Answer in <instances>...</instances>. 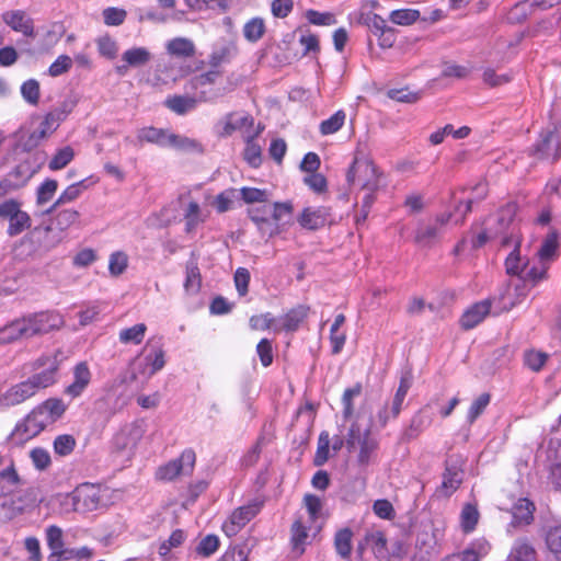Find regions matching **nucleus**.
Instances as JSON below:
<instances>
[{
    "label": "nucleus",
    "mask_w": 561,
    "mask_h": 561,
    "mask_svg": "<svg viewBox=\"0 0 561 561\" xmlns=\"http://www.w3.org/2000/svg\"><path fill=\"white\" fill-rule=\"evenodd\" d=\"M62 352L56 351L51 355L39 357L35 366L43 368L28 379L11 386L0 396V408L8 409L23 403L32 398L38 390L47 388L56 382V374L62 362Z\"/></svg>",
    "instance_id": "obj_1"
},
{
    "label": "nucleus",
    "mask_w": 561,
    "mask_h": 561,
    "mask_svg": "<svg viewBox=\"0 0 561 561\" xmlns=\"http://www.w3.org/2000/svg\"><path fill=\"white\" fill-rule=\"evenodd\" d=\"M381 178L378 167L366 157H356L346 173V181L352 190L363 193L365 206L375 203L376 193L381 187Z\"/></svg>",
    "instance_id": "obj_2"
},
{
    "label": "nucleus",
    "mask_w": 561,
    "mask_h": 561,
    "mask_svg": "<svg viewBox=\"0 0 561 561\" xmlns=\"http://www.w3.org/2000/svg\"><path fill=\"white\" fill-rule=\"evenodd\" d=\"M371 416L358 413L355 422L351 425L346 446L350 451H357V461L360 466H367L378 448V440L371 435Z\"/></svg>",
    "instance_id": "obj_3"
},
{
    "label": "nucleus",
    "mask_w": 561,
    "mask_h": 561,
    "mask_svg": "<svg viewBox=\"0 0 561 561\" xmlns=\"http://www.w3.org/2000/svg\"><path fill=\"white\" fill-rule=\"evenodd\" d=\"M516 214L517 205L508 203L486 220L491 233L496 237L501 249H508L510 244L523 241Z\"/></svg>",
    "instance_id": "obj_4"
},
{
    "label": "nucleus",
    "mask_w": 561,
    "mask_h": 561,
    "mask_svg": "<svg viewBox=\"0 0 561 561\" xmlns=\"http://www.w3.org/2000/svg\"><path fill=\"white\" fill-rule=\"evenodd\" d=\"M53 227H35L22 237L13 247V252L20 260H25L39 250H48L56 245L60 240L61 236H58L54 240L44 241V237L51 232Z\"/></svg>",
    "instance_id": "obj_5"
},
{
    "label": "nucleus",
    "mask_w": 561,
    "mask_h": 561,
    "mask_svg": "<svg viewBox=\"0 0 561 561\" xmlns=\"http://www.w3.org/2000/svg\"><path fill=\"white\" fill-rule=\"evenodd\" d=\"M237 83L228 82L226 87L216 88L210 90H202L198 98H191L184 95H173L165 100V105L172 112L183 115L195 108L197 102H215L217 99L231 92Z\"/></svg>",
    "instance_id": "obj_6"
},
{
    "label": "nucleus",
    "mask_w": 561,
    "mask_h": 561,
    "mask_svg": "<svg viewBox=\"0 0 561 561\" xmlns=\"http://www.w3.org/2000/svg\"><path fill=\"white\" fill-rule=\"evenodd\" d=\"M0 222H8L7 234L15 237L30 229L32 219L20 202L10 198L0 203Z\"/></svg>",
    "instance_id": "obj_7"
},
{
    "label": "nucleus",
    "mask_w": 561,
    "mask_h": 561,
    "mask_svg": "<svg viewBox=\"0 0 561 561\" xmlns=\"http://www.w3.org/2000/svg\"><path fill=\"white\" fill-rule=\"evenodd\" d=\"M412 383V374L410 371H405L404 374H402L399 387L394 393L391 404L385 403L377 412L375 423V426L377 428H383L390 419H396L399 416L402 410L403 401Z\"/></svg>",
    "instance_id": "obj_8"
},
{
    "label": "nucleus",
    "mask_w": 561,
    "mask_h": 561,
    "mask_svg": "<svg viewBox=\"0 0 561 561\" xmlns=\"http://www.w3.org/2000/svg\"><path fill=\"white\" fill-rule=\"evenodd\" d=\"M22 318L26 327L28 339L59 330L65 324L62 316L55 311L28 313Z\"/></svg>",
    "instance_id": "obj_9"
},
{
    "label": "nucleus",
    "mask_w": 561,
    "mask_h": 561,
    "mask_svg": "<svg viewBox=\"0 0 561 561\" xmlns=\"http://www.w3.org/2000/svg\"><path fill=\"white\" fill-rule=\"evenodd\" d=\"M46 161V153L37 151L20 162L8 175L12 191L24 186Z\"/></svg>",
    "instance_id": "obj_10"
},
{
    "label": "nucleus",
    "mask_w": 561,
    "mask_h": 561,
    "mask_svg": "<svg viewBox=\"0 0 561 561\" xmlns=\"http://www.w3.org/2000/svg\"><path fill=\"white\" fill-rule=\"evenodd\" d=\"M195 462V451L193 449H185L179 458L159 467L156 477L161 481H172L179 476L191 474L194 470Z\"/></svg>",
    "instance_id": "obj_11"
},
{
    "label": "nucleus",
    "mask_w": 561,
    "mask_h": 561,
    "mask_svg": "<svg viewBox=\"0 0 561 561\" xmlns=\"http://www.w3.org/2000/svg\"><path fill=\"white\" fill-rule=\"evenodd\" d=\"M44 417L34 409L22 422L16 424L11 434V440L14 444L22 445L37 436L48 425Z\"/></svg>",
    "instance_id": "obj_12"
},
{
    "label": "nucleus",
    "mask_w": 561,
    "mask_h": 561,
    "mask_svg": "<svg viewBox=\"0 0 561 561\" xmlns=\"http://www.w3.org/2000/svg\"><path fill=\"white\" fill-rule=\"evenodd\" d=\"M101 502V490L94 484L83 483L72 491V504L79 513L96 510Z\"/></svg>",
    "instance_id": "obj_13"
},
{
    "label": "nucleus",
    "mask_w": 561,
    "mask_h": 561,
    "mask_svg": "<svg viewBox=\"0 0 561 561\" xmlns=\"http://www.w3.org/2000/svg\"><path fill=\"white\" fill-rule=\"evenodd\" d=\"M260 504L251 503L238 507L222 524V531L228 537L236 536L256 514L260 512Z\"/></svg>",
    "instance_id": "obj_14"
},
{
    "label": "nucleus",
    "mask_w": 561,
    "mask_h": 561,
    "mask_svg": "<svg viewBox=\"0 0 561 561\" xmlns=\"http://www.w3.org/2000/svg\"><path fill=\"white\" fill-rule=\"evenodd\" d=\"M142 354H145V367H139V370H133L130 374V380L134 381L137 379L138 374L145 375L146 378H150L157 371L163 368L164 362V351L161 346L151 345L150 342L146 344L142 348Z\"/></svg>",
    "instance_id": "obj_15"
},
{
    "label": "nucleus",
    "mask_w": 561,
    "mask_h": 561,
    "mask_svg": "<svg viewBox=\"0 0 561 561\" xmlns=\"http://www.w3.org/2000/svg\"><path fill=\"white\" fill-rule=\"evenodd\" d=\"M3 22L13 31L22 33L24 36L33 37V20L22 10L7 11L2 14Z\"/></svg>",
    "instance_id": "obj_16"
},
{
    "label": "nucleus",
    "mask_w": 561,
    "mask_h": 561,
    "mask_svg": "<svg viewBox=\"0 0 561 561\" xmlns=\"http://www.w3.org/2000/svg\"><path fill=\"white\" fill-rule=\"evenodd\" d=\"M145 434L142 423L134 422L115 436V445L119 449H133L137 446Z\"/></svg>",
    "instance_id": "obj_17"
},
{
    "label": "nucleus",
    "mask_w": 561,
    "mask_h": 561,
    "mask_svg": "<svg viewBox=\"0 0 561 561\" xmlns=\"http://www.w3.org/2000/svg\"><path fill=\"white\" fill-rule=\"evenodd\" d=\"M91 371L85 362H80L73 368V381L65 389L71 398L80 397L91 381Z\"/></svg>",
    "instance_id": "obj_18"
},
{
    "label": "nucleus",
    "mask_w": 561,
    "mask_h": 561,
    "mask_svg": "<svg viewBox=\"0 0 561 561\" xmlns=\"http://www.w3.org/2000/svg\"><path fill=\"white\" fill-rule=\"evenodd\" d=\"M491 311L490 300L476 302L468 308L460 319L461 328L470 330L480 324Z\"/></svg>",
    "instance_id": "obj_19"
},
{
    "label": "nucleus",
    "mask_w": 561,
    "mask_h": 561,
    "mask_svg": "<svg viewBox=\"0 0 561 561\" xmlns=\"http://www.w3.org/2000/svg\"><path fill=\"white\" fill-rule=\"evenodd\" d=\"M522 242L510 244L511 252L505 259V270L508 275L524 278L529 261L520 254Z\"/></svg>",
    "instance_id": "obj_20"
},
{
    "label": "nucleus",
    "mask_w": 561,
    "mask_h": 561,
    "mask_svg": "<svg viewBox=\"0 0 561 561\" xmlns=\"http://www.w3.org/2000/svg\"><path fill=\"white\" fill-rule=\"evenodd\" d=\"M72 106L73 104L71 102L62 103L60 107L47 113L38 127L49 137L57 129L59 124L66 119L67 115L71 112Z\"/></svg>",
    "instance_id": "obj_21"
},
{
    "label": "nucleus",
    "mask_w": 561,
    "mask_h": 561,
    "mask_svg": "<svg viewBox=\"0 0 561 561\" xmlns=\"http://www.w3.org/2000/svg\"><path fill=\"white\" fill-rule=\"evenodd\" d=\"M46 539L47 546L51 550L48 560L60 561L65 559L68 550L64 549L62 530L55 525L49 526L46 530Z\"/></svg>",
    "instance_id": "obj_22"
},
{
    "label": "nucleus",
    "mask_w": 561,
    "mask_h": 561,
    "mask_svg": "<svg viewBox=\"0 0 561 561\" xmlns=\"http://www.w3.org/2000/svg\"><path fill=\"white\" fill-rule=\"evenodd\" d=\"M23 339H28V335L22 317L0 328V344H10Z\"/></svg>",
    "instance_id": "obj_23"
},
{
    "label": "nucleus",
    "mask_w": 561,
    "mask_h": 561,
    "mask_svg": "<svg viewBox=\"0 0 561 561\" xmlns=\"http://www.w3.org/2000/svg\"><path fill=\"white\" fill-rule=\"evenodd\" d=\"M167 148L185 153H203L204 151L203 145L198 140L172 131H170Z\"/></svg>",
    "instance_id": "obj_24"
},
{
    "label": "nucleus",
    "mask_w": 561,
    "mask_h": 561,
    "mask_svg": "<svg viewBox=\"0 0 561 561\" xmlns=\"http://www.w3.org/2000/svg\"><path fill=\"white\" fill-rule=\"evenodd\" d=\"M169 136H170L169 129L156 128V127H144L138 130L137 139L140 144L149 142V144H154L162 148H167Z\"/></svg>",
    "instance_id": "obj_25"
},
{
    "label": "nucleus",
    "mask_w": 561,
    "mask_h": 561,
    "mask_svg": "<svg viewBox=\"0 0 561 561\" xmlns=\"http://www.w3.org/2000/svg\"><path fill=\"white\" fill-rule=\"evenodd\" d=\"M535 505L527 499H519L512 510L514 526L528 525L534 518Z\"/></svg>",
    "instance_id": "obj_26"
},
{
    "label": "nucleus",
    "mask_w": 561,
    "mask_h": 561,
    "mask_svg": "<svg viewBox=\"0 0 561 561\" xmlns=\"http://www.w3.org/2000/svg\"><path fill=\"white\" fill-rule=\"evenodd\" d=\"M39 414L45 416L46 423L53 424L56 422L66 411V405L60 399L51 398L35 408Z\"/></svg>",
    "instance_id": "obj_27"
},
{
    "label": "nucleus",
    "mask_w": 561,
    "mask_h": 561,
    "mask_svg": "<svg viewBox=\"0 0 561 561\" xmlns=\"http://www.w3.org/2000/svg\"><path fill=\"white\" fill-rule=\"evenodd\" d=\"M432 423V416L426 413V408L421 409L411 419L410 426L404 432V438L412 440L416 438Z\"/></svg>",
    "instance_id": "obj_28"
},
{
    "label": "nucleus",
    "mask_w": 561,
    "mask_h": 561,
    "mask_svg": "<svg viewBox=\"0 0 561 561\" xmlns=\"http://www.w3.org/2000/svg\"><path fill=\"white\" fill-rule=\"evenodd\" d=\"M270 210L266 206L262 207H252L248 210V215L251 218L253 222L256 224L257 228L263 232L267 233L268 236H273L278 232V227L273 226L268 218Z\"/></svg>",
    "instance_id": "obj_29"
},
{
    "label": "nucleus",
    "mask_w": 561,
    "mask_h": 561,
    "mask_svg": "<svg viewBox=\"0 0 561 561\" xmlns=\"http://www.w3.org/2000/svg\"><path fill=\"white\" fill-rule=\"evenodd\" d=\"M548 453L552 482L558 488H561V442L551 440L549 444Z\"/></svg>",
    "instance_id": "obj_30"
},
{
    "label": "nucleus",
    "mask_w": 561,
    "mask_h": 561,
    "mask_svg": "<svg viewBox=\"0 0 561 561\" xmlns=\"http://www.w3.org/2000/svg\"><path fill=\"white\" fill-rule=\"evenodd\" d=\"M167 51L175 57L187 58L195 54L194 43L185 37H175L167 43Z\"/></svg>",
    "instance_id": "obj_31"
},
{
    "label": "nucleus",
    "mask_w": 561,
    "mask_h": 561,
    "mask_svg": "<svg viewBox=\"0 0 561 561\" xmlns=\"http://www.w3.org/2000/svg\"><path fill=\"white\" fill-rule=\"evenodd\" d=\"M308 539V527L306 523L298 518L291 526L293 550L297 556H301Z\"/></svg>",
    "instance_id": "obj_32"
},
{
    "label": "nucleus",
    "mask_w": 561,
    "mask_h": 561,
    "mask_svg": "<svg viewBox=\"0 0 561 561\" xmlns=\"http://www.w3.org/2000/svg\"><path fill=\"white\" fill-rule=\"evenodd\" d=\"M507 561H537L535 548L526 540H516Z\"/></svg>",
    "instance_id": "obj_33"
},
{
    "label": "nucleus",
    "mask_w": 561,
    "mask_h": 561,
    "mask_svg": "<svg viewBox=\"0 0 561 561\" xmlns=\"http://www.w3.org/2000/svg\"><path fill=\"white\" fill-rule=\"evenodd\" d=\"M80 217L79 211L75 209H62L58 211L51 220V224L47 227H53L51 231L58 230L64 232L75 225Z\"/></svg>",
    "instance_id": "obj_34"
},
{
    "label": "nucleus",
    "mask_w": 561,
    "mask_h": 561,
    "mask_svg": "<svg viewBox=\"0 0 561 561\" xmlns=\"http://www.w3.org/2000/svg\"><path fill=\"white\" fill-rule=\"evenodd\" d=\"M488 551V543L479 542L466 549L463 552L448 556L442 561H480V558L485 556Z\"/></svg>",
    "instance_id": "obj_35"
},
{
    "label": "nucleus",
    "mask_w": 561,
    "mask_h": 561,
    "mask_svg": "<svg viewBox=\"0 0 561 561\" xmlns=\"http://www.w3.org/2000/svg\"><path fill=\"white\" fill-rule=\"evenodd\" d=\"M152 58L151 53L145 47H133L122 55V60L130 67H141L147 65Z\"/></svg>",
    "instance_id": "obj_36"
},
{
    "label": "nucleus",
    "mask_w": 561,
    "mask_h": 561,
    "mask_svg": "<svg viewBox=\"0 0 561 561\" xmlns=\"http://www.w3.org/2000/svg\"><path fill=\"white\" fill-rule=\"evenodd\" d=\"M147 325L145 323H137L130 328H125L119 331L118 340L122 344H140L146 335Z\"/></svg>",
    "instance_id": "obj_37"
},
{
    "label": "nucleus",
    "mask_w": 561,
    "mask_h": 561,
    "mask_svg": "<svg viewBox=\"0 0 561 561\" xmlns=\"http://www.w3.org/2000/svg\"><path fill=\"white\" fill-rule=\"evenodd\" d=\"M301 227L309 230H317L324 226L325 217L321 209L305 208L298 218Z\"/></svg>",
    "instance_id": "obj_38"
},
{
    "label": "nucleus",
    "mask_w": 561,
    "mask_h": 561,
    "mask_svg": "<svg viewBox=\"0 0 561 561\" xmlns=\"http://www.w3.org/2000/svg\"><path fill=\"white\" fill-rule=\"evenodd\" d=\"M556 135L552 130H546L540 135L535 146V152L540 159L554 158Z\"/></svg>",
    "instance_id": "obj_39"
},
{
    "label": "nucleus",
    "mask_w": 561,
    "mask_h": 561,
    "mask_svg": "<svg viewBox=\"0 0 561 561\" xmlns=\"http://www.w3.org/2000/svg\"><path fill=\"white\" fill-rule=\"evenodd\" d=\"M202 285V276L196 261L191 260L186 263V277L184 288L187 294L198 293Z\"/></svg>",
    "instance_id": "obj_40"
},
{
    "label": "nucleus",
    "mask_w": 561,
    "mask_h": 561,
    "mask_svg": "<svg viewBox=\"0 0 561 561\" xmlns=\"http://www.w3.org/2000/svg\"><path fill=\"white\" fill-rule=\"evenodd\" d=\"M253 118L245 114L231 113L226 116L222 134L226 136L231 135L234 130L251 127Z\"/></svg>",
    "instance_id": "obj_41"
},
{
    "label": "nucleus",
    "mask_w": 561,
    "mask_h": 561,
    "mask_svg": "<svg viewBox=\"0 0 561 561\" xmlns=\"http://www.w3.org/2000/svg\"><path fill=\"white\" fill-rule=\"evenodd\" d=\"M308 307L298 306L288 311L284 318L282 328L286 331H296L308 314Z\"/></svg>",
    "instance_id": "obj_42"
},
{
    "label": "nucleus",
    "mask_w": 561,
    "mask_h": 561,
    "mask_svg": "<svg viewBox=\"0 0 561 561\" xmlns=\"http://www.w3.org/2000/svg\"><path fill=\"white\" fill-rule=\"evenodd\" d=\"M352 537L353 533L350 528H343L336 531L334 537V547L337 554L346 559L352 552Z\"/></svg>",
    "instance_id": "obj_43"
},
{
    "label": "nucleus",
    "mask_w": 561,
    "mask_h": 561,
    "mask_svg": "<svg viewBox=\"0 0 561 561\" xmlns=\"http://www.w3.org/2000/svg\"><path fill=\"white\" fill-rule=\"evenodd\" d=\"M442 230L435 224L419 227L415 233V241L424 247L433 244L440 236Z\"/></svg>",
    "instance_id": "obj_44"
},
{
    "label": "nucleus",
    "mask_w": 561,
    "mask_h": 561,
    "mask_svg": "<svg viewBox=\"0 0 561 561\" xmlns=\"http://www.w3.org/2000/svg\"><path fill=\"white\" fill-rule=\"evenodd\" d=\"M83 188H84L83 181L69 185L59 195V197L55 201V203L51 205V207L47 211L53 213L60 205L68 204V203L76 201L81 195Z\"/></svg>",
    "instance_id": "obj_45"
},
{
    "label": "nucleus",
    "mask_w": 561,
    "mask_h": 561,
    "mask_svg": "<svg viewBox=\"0 0 561 561\" xmlns=\"http://www.w3.org/2000/svg\"><path fill=\"white\" fill-rule=\"evenodd\" d=\"M75 158V150L70 146L62 147L56 151L48 163L51 171L66 168Z\"/></svg>",
    "instance_id": "obj_46"
},
{
    "label": "nucleus",
    "mask_w": 561,
    "mask_h": 561,
    "mask_svg": "<svg viewBox=\"0 0 561 561\" xmlns=\"http://www.w3.org/2000/svg\"><path fill=\"white\" fill-rule=\"evenodd\" d=\"M185 230L186 232H192L195 228L205 220V216L203 215L199 205L196 202H190L185 214Z\"/></svg>",
    "instance_id": "obj_47"
},
{
    "label": "nucleus",
    "mask_w": 561,
    "mask_h": 561,
    "mask_svg": "<svg viewBox=\"0 0 561 561\" xmlns=\"http://www.w3.org/2000/svg\"><path fill=\"white\" fill-rule=\"evenodd\" d=\"M461 481L462 471L455 466H447L442 482V488L446 490V493L450 494L456 491Z\"/></svg>",
    "instance_id": "obj_48"
},
{
    "label": "nucleus",
    "mask_w": 561,
    "mask_h": 561,
    "mask_svg": "<svg viewBox=\"0 0 561 561\" xmlns=\"http://www.w3.org/2000/svg\"><path fill=\"white\" fill-rule=\"evenodd\" d=\"M265 33V23L261 18H253L243 26V35L247 41L255 43L263 37Z\"/></svg>",
    "instance_id": "obj_49"
},
{
    "label": "nucleus",
    "mask_w": 561,
    "mask_h": 561,
    "mask_svg": "<svg viewBox=\"0 0 561 561\" xmlns=\"http://www.w3.org/2000/svg\"><path fill=\"white\" fill-rule=\"evenodd\" d=\"M346 115L344 111L340 110L335 112L332 116H330L328 119H324L320 124V133L323 136L332 135L336 131H339L342 126L345 123Z\"/></svg>",
    "instance_id": "obj_50"
},
{
    "label": "nucleus",
    "mask_w": 561,
    "mask_h": 561,
    "mask_svg": "<svg viewBox=\"0 0 561 561\" xmlns=\"http://www.w3.org/2000/svg\"><path fill=\"white\" fill-rule=\"evenodd\" d=\"M479 512L477 507L470 503H467L460 514V525L465 533H470L474 529L479 520Z\"/></svg>",
    "instance_id": "obj_51"
},
{
    "label": "nucleus",
    "mask_w": 561,
    "mask_h": 561,
    "mask_svg": "<svg viewBox=\"0 0 561 561\" xmlns=\"http://www.w3.org/2000/svg\"><path fill=\"white\" fill-rule=\"evenodd\" d=\"M254 136L247 137V146L244 149L245 161L254 168H257L262 162L261 147L253 141Z\"/></svg>",
    "instance_id": "obj_52"
},
{
    "label": "nucleus",
    "mask_w": 561,
    "mask_h": 561,
    "mask_svg": "<svg viewBox=\"0 0 561 561\" xmlns=\"http://www.w3.org/2000/svg\"><path fill=\"white\" fill-rule=\"evenodd\" d=\"M420 18V12L412 9L394 10L390 13V21L398 25H410Z\"/></svg>",
    "instance_id": "obj_53"
},
{
    "label": "nucleus",
    "mask_w": 561,
    "mask_h": 561,
    "mask_svg": "<svg viewBox=\"0 0 561 561\" xmlns=\"http://www.w3.org/2000/svg\"><path fill=\"white\" fill-rule=\"evenodd\" d=\"M23 99L31 105H37L39 101V83L35 79H28L21 85Z\"/></svg>",
    "instance_id": "obj_54"
},
{
    "label": "nucleus",
    "mask_w": 561,
    "mask_h": 561,
    "mask_svg": "<svg viewBox=\"0 0 561 561\" xmlns=\"http://www.w3.org/2000/svg\"><path fill=\"white\" fill-rule=\"evenodd\" d=\"M30 458L35 469L39 471L46 470L51 463L49 451L43 447L33 448L30 451Z\"/></svg>",
    "instance_id": "obj_55"
},
{
    "label": "nucleus",
    "mask_w": 561,
    "mask_h": 561,
    "mask_svg": "<svg viewBox=\"0 0 561 561\" xmlns=\"http://www.w3.org/2000/svg\"><path fill=\"white\" fill-rule=\"evenodd\" d=\"M58 188V182L53 179H47L37 188L36 201L38 205H44L49 202Z\"/></svg>",
    "instance_id": "obj_56"
},
{
    "label": "nucleus",
    "mask_w": 561,
    "mask_h": 561,
    "mask_svg": "<svg viewBox=\"0 0 561 561\" xmlns=\"http://www.w3.org/2000/svg\"><path fill=\"white\" fill-rule=\"evenodd\" d=\"M491 400V397L489 393L484 392L480 394L470 405L468 414H467V421L468 423L472 424L479 415L485 410V408L489 405Z\"/></svg>",
    "instance_id": "obj_57"
},
{
    "label": "nucleus",
    "mask_w": 561,
    "mask_h": 561,
    "mask_svg": "<svg viewBox=\"0 0 561 561\" xmlns=\"http://www.w3.org/2000/svg\"><path fill=\"white\" fill-rule=\"evenodd\" d=\"M546 543L556 558L561 560V526L552 527L547 531Z\"/></svg>",
    "instance_id": "obj_58"
},
{
    "label": "nucleus",
    "mask_w": 561,
    "mask_h": 561,
    "mask_svg": "<svg viewBox=\"0 0 561 561\" xmlns=\"http://www.w3.org/2000/svg\"><path fill=\"white\" fill-rule=\"evenodd\" d=\"M367 545L371 546L374 552L378 556H382L386 552L387 539L382 531H370L365 536Z\"/></svg>",
    "instance_id": "obj_59"
},
{
    "label": "nucleus",
    "mask_w": 561,
    "mask_h": 561,
    "mask_svg": "<svg viewBox=\"0 0 561 561\" xmlns=\"http://www.w3.org/2000/svg\"><path fill=\"white\" fill-rule=\"evenodd\" d=\"M219 548V539L215 535H207L196 547V553L205 558L214 554Z\"/></svg>",
    "instance_id": "obj_60"
},
{
    "label": "nucleus",
    "mask_w": 561,
    "mask_h": 561,
    "mask_svg": "<svg viewBox=\"0 0 561 561\" xmlns=\"http://www.w3.org/2000/svg\"><path fill=\"white\" fill-rule=\"evenodd\" d=\"M557 240L554 237H548L542 242L540 249L537 252L540 262L550 263L557 254Z\"/></svg>",
    "instance_id": "obj_61"
},
{
    "label": "nucleus",
    "mask_w": 561,
    "mask_h": 561,
    "mask_svg": "<svg viewBox=\"0 0 561 561\" xmlns=\"http://www.w3.org/2000/svg\"><path fill=\"white\" fill-rule=\"evenodd\" d=\"M304 503L309 515L308 522H316L320 517L323 506L321 499L313 494H307L304 497Z\"/></svg>",
    "instance_id": "obj_62"
},
{
    "label": "nucleus",
    "mask_w": 561,
    "mask_h": 561,
    "mask_svg": "<svg viewBox=\"0 0 561 561\" xmlns=\"http://www.w3.org/2000/svg\"><path fill=\"white\" fill-rule=\"evenodd\" d=\"M127 12L124 9L110 7L103 10L104 23L110 26H118L124 23Z\"/></svg>",
    "instance_id": "obj_63"
},
{
    "label": "nucleus",
    "mask_w": 561,
    "mask_h": 561,
    "mask_svg": "<svg viewBox=\"0 0 561 561\" xmlns=\"http://www.w3.org/2000/svg\"><path fill=\"white\" fill-rule=\"evenodd\" d=\"M76 446V439L71 435H59L54 440V450L60 456L69 455Z\"/></svg>",
    "instance_id": "obj_64"
}]
</instances>
